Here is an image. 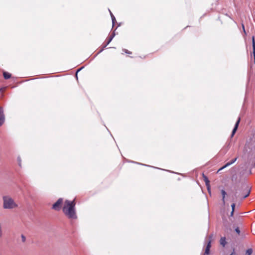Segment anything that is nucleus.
Here are the masks:
<instances>
[{
	"label": "nucleus",
	"mask_w": 255,
	"mask_h": 255,
	"mask_svg": "<svg viewBox=\"0 0 255 255\" xmlns=\"http://www.w3.org/2000/svg\"><path fill=\"white\" fill-rule=\"evenodd\" d=\"M75 199L73 201L66 200L64 202L62 210L69 219H76L77 218L75 208Z\"/></svg>",
	"instance_id": "obj_1"
},
{
	"label": "nucleus",
	"mask_w": 255,
	"mask_h": 255,
	"mask_svg": "<svg viewBox=\"0 0 255 255\" xmlns=\"http://www.w3.org/2000/svg\"><path fill=\"white\" fill-rule=\"evenodd\" d=\"M3 208L4 209H12L18 207V205L14 202L13 199L9 196H3L2 197Z\"/></svg>",
	"instance_id": "obj_2"
},
{
	"label": "nucleus",
	"mask_w": 255,
	"mask_h": 255,
	"mask_svg": "<svg viewBox=\"0 0 255 255\" xmlns=\"http://www.w3.org/2000/svg\"><path fill=\"white\" fill-rule=\"evenodd\" d=\"M63 203V199L59 198L53 205L52 208L56 211H59L61 208V205Z\"/></svg>",
	"instance_id": "obj_3"
},
{
	"label": "nucleus",
	"mask_w": 255,
	"mask_h": 255,
	"mask_svg": "<svg viewBox=\"0 0 255 255\" xmlns=\"http://www.w3.org/2000/svg\"><path fill=\"white\" fill-rule=\"evenodd\" d=\"M251 192L249 187H247L242 192L240 197L243 199L247 198L250 195Z\"/></svg>",
	"instance_id": "obj_4"
},
{
	"label": "nucleus",
	"mask_w": 255,
	"mask_h": 255,
	"mask_svg": "<svg viewBox=\"0 0 255 255\" xmlns=\"http://www.w3.org/2000/svg\"><path fill=\"white\" fill-rule=\"evenodd\" d=\"M5 121V116L3 113V110L2 107H0V127L1 126Z\"/></svg>",
	"instance_id": "obj_5"
},
{
	"label": "nucleus",
	"mask_w": 255,
	"mask_h": 255,
	"mask_svg": "<svg viewBox=\"0 0 255 255\" xmlns=\"http://www.w3.org/2000/svg\"><path fill=\"white\" fill-rule=\"evenodd\" d=\"M237 157H236L235 158H234V159L232 160L231 161L227 163L224 166H223L222 167L220 168L217 171V172L218 173L219 171H220L221 170H222V169H223L224 168L230 166V165L233 164L234 162H236V161L237 160Z\"/></svg>",
	"instance_id": "obj_6"
},
{
	"label": "nucleus",
	"mask_w": 255,
	"mask_h": 255,
	"mask_svg": "<svg viewBox=\"0 0 255 255\" xmlns=\"http://www.w3.org/2000/svg\"><path fill=\"white\" fill-rule=\"evenodd\" d=\"M209 238H210V240L209 241V242L208 243V244L206 246V248L205 249V254L206 255H209V252H210V249L211 247L212 236H210Z\"/></svg>",
	"instance_id": "obj_7"
},
{
	"label": "nucleus",
	"mask_w": 255,
	"mask_h": 255,
	"mask_svg": "<svg viewBox=\"0 0 255 255\" xmlns=\"http://www.w3.org/2000/svg\"><path fill=\"white\" fill-rule=\"evenodd\" d=\"M240 121H241V118H239L238 120H237V121L235 124V127L232 131V136H231L232 137H233L234 136V135L235 134V133H236V132L238 128Z\"/></svg>",
	"instance_id": "obj_8"
},
{
	"label": "nucleus",
	"mask_w": 255,
	"mask_h": 255,
	"mask_svg": "<svg viewBox=\"0 0 255 255\" xmlns=\"http://www.w3.org/2000/svg\"><path fill=\"white\" fill-rule=\"evenodd\" d=\"M114 36V34H112L108 37L107 41L106 43L104 45V47H106L111 42V41L112 40Z\"/></svg>",
	"instance_id": "obj_9"
},
{
	"label": "nucleus",
	"mask_w": 255,
	"mask_h": 255,
	"mask_svg": "<svg viewBox=\"0 0 255 255\" xmlns=\"http://www.w3.org/2000/svg\"><path fill=\"white\" fill-rule=\"evenodd\" d=\"M220 244L223 246V247H225V246L226 245L227 242L226 241V238L225 237H222L220 241Z\"/></svg>",
	"instance_id": "obj_10"
},
{
	"label": "nucleus",
	"mask_w": 255,
	"mask_h": 255,
	"mask_svg": "<svg viewBox=\"0 0 255 255\" xmlns=\"http://www.w3.org/2000/svg\"><path fill=\"white\" fill-rule=\"evenodd\" d=\"M221 194L222 195V201L224 204L225 203V197L227 194L226 191L224 190H221Z\"/></svg>",
	"instance_id": "obj_11"
},
{
	"label": "nucleus",
	"mask_w": 255,
	"mask_h": 255,
	"mask_svg": "<svg viewBox=\"0 0 255 255\" xmlns=\"http://www.w3.org/2000/svg\"><path fill=\"white\" fill-rule=\"evenodd\" d=\"M3 75L5 79H9L11 77V74L7 72H3Z\"/></svg>",
	"instance_id": "obj_12"
},
{
	"label": "nucleus",
	"mask_w": 255,
	"mask_h": 255,
	"mask_svg": "<svg viewBox=\"0 0 255 255\" xmlns=\"http://www.w3.org/2000/svg\"><path fill=\"white\" fill-rule=\"evenodd\" d=\"M203 177L204 181L205 182L206 185H208L209 184H210V181L209 180L208 177L205 176L204 174H203Z\"/></svg>",
	"instance_id": "obj_13"
},
{
	"label": "nucleus",
	"mask_w": 255,
	"mask_h": 255,
	"mask_svg": "<svg viewBox=\"0 0 255 255\" xmlns=\"http://www.w3.org/2000/svg\"><path fill=\"white\" fill-rule=\"evenodd\" d=\"M252 43H253V53L255 54V37H252Z\"/></svg>",
	"instance_id": "obj_14"
},
{
	"label": "nucleus",
	"mask_w": 255,
	"mask_h": 255,
	"mask_svg": "<svg viewBox=\"0 0 255 255\" xmlns=\"http://www.w3.org/2000/svg\"><path fill=\"white\" fill-rule=\"evenodd\" d=\"M3 236V231L2 229V225L0 224V239H1Z\"/></svg>",
	"instance_id": "obj_15"
},
{
	"label": "nucleus",
	"mask_w": 255,
	"mask_h": 255,
	"mask_svg": "<svg viewBox=\"0 0 255 255\" xmlns=\"http://www.w3.org/2000/svg\"><path fill=\"white\" fill-rule=\"evenodd\" d=\"M123 51L125 53H127V54H132V52L130 51H128V50L126 49H123Z\"/></svg>",
	"instance_id": "obj_16"
},
{
	"label": "nucleus",
	"mask_w": 255,
	"mask_h": 255,
	"mask_svg": "<svg viewBox=\"0 0 255 255\" xmlns=\"http://www.w3.org/2000/svg\"><path fill=\"white\" fill-rule=\"evenodd\" d=\"M252 252H253L252 250L251 249H250L247 250V251H246V254H247V255H251V254H252Z\"/></svg>",
	"instance_id": "obj_17"
},
{
	"label": "nucleus",
	"mask_w": 255,
	"mask_h": 255,
	"mask_svg": "<svg viewBox=\"0 0 255 255\" xmlns=\"http://www.w3.org/2000/svg\"><path fill=\"white\" fill-rule=\"evenodd\" d=\"M21 240L22 242H25L26 241V238L23 235H21Z\"/></svg>",
	"instance_id": "obj_18"
},
{
	"label": "nucleus",
	"mask_w": 255,
	"mask_h": 255,
	"mask_svg": "<svg viewBox=\"0 0 255 255\" xmlns=\"http://www.w3.org/2000/svg\"><path fill=\"white\" fill-rule=\"evenodd\" d=\"M235 203H233L232 205H231V207H232V211H235Z\"/></svg>",
	"instance_id": "obj_19"
},
{
	"label": "nucleus",
	"mask_w": 255,
	"mask_h": 255,
	"mask_svg": "<svg viewBox=\"0 0 255 255\" xmlns=\"http://www.w3.org/2000/svg\"><path fill=\"white\" fill-rule=\"evenodd\" d=\"M206 187H207V188L208 189V191L209 193H210V184H208V185H206Z\"/></svg>",
	"instance_id": "obj_20"
},
{
	"label": "nucleus",
	"mask_w": 255,
	"mask_h": 255,
	"mask_svg": "<svg viewBox=\"0 0 255 255\" xmlns=\"http://www.w3.org/2000/svg\"><path fill=\"white\" fill-rule=\"evenodd\" d=\"M235 231L239 235L240 233V229L239 228H237L236 229H235Z\"/></svg>",
	"instance_id": "obj_21"
},
{
	"label": "nucleus",
	"mask_w": 255,
	"mask_h": 255,
	"mask_svg": "<svg viewBox=\"0 0 255 255\" xmlns=\"http://www.w3.org/2000/svg\"><path fill=\"white\" fill-rule=\"evenodd\" d=\"M234 211H232V212H231V215H230V216H233V215H234Z\"/></svg>",
	"instance_id": "obj_22"
},
{
	"label": "nucleus",
	"mask_w": 255,
	"mask_h": 255,
	"mask_svg": "<svg viewBox=\"0 0 255 255\" xmlns=\"http://www.w3.org/2000/svg\"><path fill=\"white\" fill-rule=\"evenodd\" d=\"M112 20H113V22H114V21L115 20V17H113L112 18Z\"/></svg>",
	"instance_id": "obj_23"
},
{
	"label": "nucleus",
	"mask_w": 255,
	"mask_h": 255,
	"mask_svg": "<svg viewBox=\"0 0 255 255\" xmlns=\"http://www.w3.org/2000/svg\"><path fill=\"white\" fill-rule=\"evenodd\" d=\"M253 54H254V60H255V53H253Z\"/></svg>",
	"instance_id": "obj_24"
},
{
	"label": "nucleus",
	"mask_w": 255,
	"mask_h": 255,
	"mask_svg": "<svg viewBox=\"0 0 255 255\" xmlns=\"http://www.w3.org/2000/svg\"><path fill=\"white\" fill-rule=\"evenodd\" d=\"M242 26H243V29H244V31H245V30L244 25L243 24V25H242Z\"/></svg>",
	"instance_id": "obj_25"
},
{
	"label": "nucleus",
	"mask_w": 255,
	"mask_h": 255,
	"mask_svg": "<svg viewBox=\"0 0 255 255\" xmlns=\"http://www.w3.org/2000/svg\"><path fill=\"white\" fill-rule=\"evenodd\" d=\"M255 161V159H254L253 161V163H254Z\"/></svg>",
	"instance_id": "obj_26"
},
{
	"label": "nucleus",
	"mask_w": 255,
	"mask_h": 255,
	"mask_svg": "<svg viewBox=\"0 0 255 255\" xmlns=\"http://www.w3.org/2000/svg\"><path fill=\"white\" fill-rule=\"evenodd\" d=\"M235 255L234 254V253H232V254H231V255Z\"/></svg>",
	"instance_id": "obj_27"
},
{
	"label": "nucleus",
	"mask_w": 255,
	"mask_h": 255,
	"mask_svg": "<svg viewBox=\"0 0 255 255\" xmlns=\"http://www.w3.org/2000/svg\"><path fill=\"white\" fill-rule=\"evenodd\" d=\"M104 48H105V47H103V48H102V50H103V49H104Z\"/></svg>",
	"instance_id": "obj_28"
},
{
	"label": "nucleus",
	"mask_w": 255,
	"mask_h": 255,
	"mask_svg": "<svg viewBox=\"0 0 255 255\" xmlns=\"http://www.w3.org/2000/svg\"><path fill=\"white\" fill-rule=\"evenodd\" d=\"M104 48H105V47H103V48H102V50H103V49H104Z\"/></svg>",
	"instance_id": "obj_29"
}]
</instances>
